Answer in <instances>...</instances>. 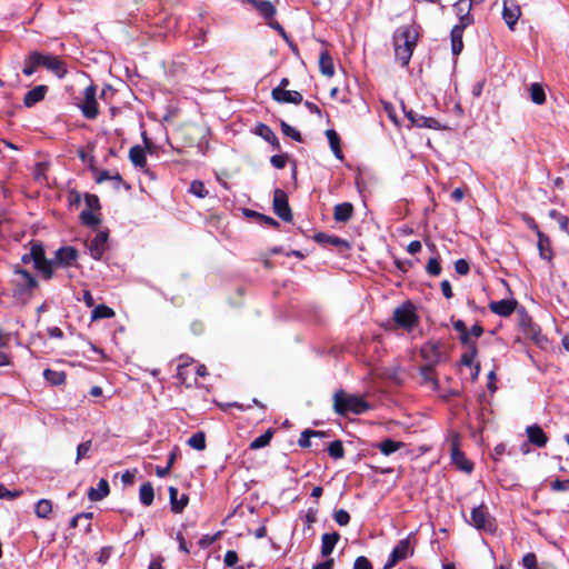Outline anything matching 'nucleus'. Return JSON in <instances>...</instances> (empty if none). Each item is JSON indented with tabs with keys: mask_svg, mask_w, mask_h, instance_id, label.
<instances>
[{
	"mask_svg": "<svg viewBox=\"0 0 569 569\" xmlns=\"http://www.w3.org/2000/svg\"><path fill=\"white\" fill-rule=\"evenodd\" d=\"M319 68L323 76L331 78L335 74V64L330 53L323 50L319 54Z\"/></svg>",
	"mask_w": 569,
	"mask_h": 569,
	"instance_id": "cd10ccee",
	"label": "nucleus"
},
{
	"mask_svg": "<svg viewBox=\"0 0 569 569\" xmlns=\"http://www.w3.org/2000/svg\"><path fill=\"white\" fill-rule=\"evenodd\" d=\"M455 270L458 274L466 276L469 273L470 267L467 260L459 259L455 262Z\"/></svg>",
	"mask_w": 569,
	"mask_h": 569,
	"instance_id": "e2e57ef3",
	"label": "nucleus"
},
{
	"mask_svg": "<svg viewBox=\"0 0 569 569\" xmlns=\"http://www.w3.org/2000/svg\"><path fill=\"white\" fill-rule=\"evenodd\" d=\"M108 248V233L99 231L92 240L88 243L90 256L94 260H100Z\"/></svg>",
	"mask_w": 569,
	"mask_h": 569,
	"instance_id": "4468645a",
	"label": "nucleus"
},
{
	"mask_svg": "<svg viewBox=\"0 0 569 569\" xmlns=\"http://www.w3.org/2000/svg\"><path fill=\"white\" fill-rule=\"evenodd\" d=\"M333 519L339 526L343 527L350 522V515L347 510L339 509L333 512Z\"/></svg>",
	"mask_w": 569,
	"mask_h": 569,
	"instance_id": "6e6d98bb",
	"label": "nucleus"
},
{
	"mask_svg": "<svg viewBox=\"0 0 569 569\" xmlns=\"http://www.w3.org/2000/svg\"><path fill=\"white\" fill-rule=\"evenodd\" d=\"M469 523L476 529L486 532H493L496 529L495 520L489 515L488 508L485 503L472 508Z\"/></svg>",
	"mask_w": 569,
	"mask_h": 569,
	"instance_id": "423d86ee",
	"label": "nucleus"
},
{
	"mask_svg": "<svg viewBox=\"0 0 569 569\" xmlns=\"http://www.w3.org/2000/svg\"><path fill=\"white\" fill-rule=\"evenodd\" d=\"M473 22L472 16L463 14L460 17V23L456 24L450 33L451 51L453 56H458L463 49L462 36L465 29Z\"/></svg>",
	"mask_w": 569,
	"mask_h": 569,
	"instance_id": "6e6552de",
	"label": "nucleus"
},
{
	"mask_svg": "<svg viewBox=\"0 0 569 569\" xmlns=\"http://www.w3.org/2000/svg\"><path fill=\"white\" fill-rule=\"evenodd\" d=\"M520 7L513 2L503 1L502 18L510 30L515 29V26L520 18Z\"/></svg>",
	"mask_w": 569,
	"mask_h": 569,
	"instance_id": "a211bd4d",
	"label": "nucleus"
},
{
	"mask_svg": "<svg viewBox=\"0 0 569 569\" xmlns=\"http://www.w3.org/2000/svg\"><path fill=\"white\" fill-rule=\"evenodd\" d=\"M452 461L463 471L470 472L473 469V465L469 461L462 452L457 448L452 450Z\"/></svg>",
	"mask_w": 569,
	"mask_h": 569,
	"instance_id": "f704fd0d",
	"label": "nucleus"
},
{
	"mask_svg": "<svg viewBox=\"0 0 569 569\" xmlns=\"http://www.w3.org/2000/svg\"><path fill=\"white\" fill-rule=\"evenodd\" d=\"M178 489L176 487H169V497H170V506L171 510L174 513H180L183 511V509L187 507L189 498L187 495H181L180 498H178Z\"/></svg>",
	"mask_w": 569,
	"mask_h": 569,
	"instance_id": "b1692460",
	"label": "nucleus"
},
{
	"mask_svg": "<svg viewBox=\"0 0 569 569\" xmlns=\"http://www.w3.org/2000/svg\"><path fill=\"white\" fill-rule=\"evenodd\" d=\"M407 119L411 122L412 126L417 128H428V129H435V130H441L445 127L440 124V122L432 118V117H426L422 114H419L418 112L413 110H405Z\"/></svg>",
	"mask_w": 569,
	"mask_h": 569,
	"instance_id": "ddd939ff",
	"label": "nucleus"
},
{
	"mask_svg": "<svg viewBox=\"0 0 569 569\" xmlns=\"http://www.w3.org/2000/svg\"><path fill=\"white\" fill-rule=\"evenodd\" d=\"M271 96L279 103L299 104L302 101V94L295 90L272 89Z\"/></svg>",
	"mask_w": 569,
	"mask_h": 569,
	"instance_id": "6ab92c4d",
	"label": "nucleus"
},
{
	"mask_svg": "<svg viewBox=\"0 0 569 569\" xmlns=\"http://www.w3.org/2000/svg\"><path fill=\"white\" fill-rule=\"evenodd\" d=\"M78 107L86 119L93 120L98 117L99 108L97 102V87L94 84H90L84 89L83 100Z\"/></svg>",
	"mask_w": 569,
	"mask_h": 569,
	"instance_id": "0eeeda50",
	"label": "nucleus"
},
{
	"mask_svg": "<svg viewBox=\"0 0 569 569\" xmlns=\"http://www.w3.org/2000/svg\"><path fill=\"white\" fill-rule=\"evenodd\" d=\"M322 436H325V432H322V431L307 429L300 435L298 445L301 448H308L311 446V441H310L311 437H322Z\"/></svg>",
	"mask_w": 569,
	"mask_h": 569,
	"instance_id": "37998d69",
	"label": "nucleus"
},
{
	"mask_svg": "<svg viewBox=\"0 0 569 569\" xmlns=\"http://www.w3.org/2000/svg\"><path fill=\"white\" fill-rule=\"evenodd\" d=\"M189 190L193 196L200 199L206 198L208 196V190L204 183L200 180L192 181Z\"/></svg>",
	"mask_w": 569,
	"mask_h": 569,
	"instance_id": "3c124183",
	"label": "nucleus"
},
{
	"mask_svg": "<svg viewBox=\"0 0 569 569\" xmlns=\"http://www.w3.org/2000/svg\"><path fill=\"white\" fill-rule=\"evenodd\" d=\"M91 518H92V512H81V513H78V515H76L71 519L70 527L71 528H76L77 527V521H81V520L86 519V520H88L86 530L89 531L91 529V523H90Z\"/></svg>",
	"mask_w": 569,
	"mask_h": 569,
	"instance_id": "bf43d9fd",
	"label": "nucleus"
},
{
	"mask_svg": "<svg viewBox=\"0 0 569 569\" xmlns=\"http://www.w3.org/2000/svg\"><path fill=\"white\" fill-rule=\"evenodd\" d=\"M353 214V206L350 202H342L335 207L333 219L337 222H347Z\"/></svg>",
	"mask_w": 569,
	"mask_h": 569,
	"instance_id": "bb28decb",
	"label": "nucleus"
},
{
	"mask_svg": "<svg viewBox=\"0 0 569 569\" xmlns=\"http://www.w3.org/2000/svg\"><path fill=\"white\" fill-rule=\"evenodd\" d=\"M478 348L477 346H472L471 349H467L466 352L461 355L460 363L466 367H471L477 358Z\"/></svg>",
	"mask_w": 569,
	"mask_h": 569,
	"instance_id": "09e8293b",
	"label": "nucleus"
},
{
	"mask_svg": "<svg viewBox=\"0 0 569 569\" xmlns=\"http://www.w3.org/2000/svg\"><path fill=\"white\" fill-rule=\"evenodd\" d=\"M315 240L319 243H329L336 247L340 246L343 242V240L340 239L339 237L330 236L323 232L317 233L315 236Z\"/></svg>",
	"mask_w": 569,
	"mask_h": 569,
	"instance_id": "8fccbe9b",
	"label": "nucleus"
},
{
	"mask_svg": "<svg viewBox=\"0 0 569 569\" xmlns=\"http://www.w3.org/2000/svg\"><path fill=\"white\" fill-rule=\"evenodd\" d=\"M459 340L461 345L467 347V349H471L472 346H477V342L472 340L468 330L460 333Z\"/></svg>",
	"mask_w": 569,
	"mask_h": 569,
	"instance_id": "338daca9",
	"label": "nucleus"
},
{
	"mask_svg": "<svg viewBox=\"0 0 569 569\" xmlns=\"http://www.w3.org/2000/svg\"><path fill=\"white\" fill-rule=\"evenodd\" d=\"M272 437H273V431L271 429H268L264 433L260 435L254 440H252L250 442L249 448L251 450H258V449L264 448L270 443Z\"/></svg>",
	"mask_w": 569,
	"mask_h": 569,
	"instance_id": "c9c22d12",
	"label": "nucleus"
},
{
	"mask_svg": "<svg viewBox=\"0 0 569 569\" xmlns=\"http://www.w3.org/2000/svg\"><path fill=\"white\" fill-rule=\"evenodd\" d=\"M77 258L78 251L73 247H61L56 251L54 258L50 260L51 270L53 271V268L56 267H71L77 260Z\"/></svg>",
	"mask_w": 569,
	"mask_h": 569,
	"instance_id": "9b49d317",
	"label": "nucleus"
},
{
	"mask_svg": "<svg viewBox=\"0 0 569 569\" xmlns=\"http://www.w3.org/2000/svg\"><path fill=\"white\" fill-rule=\"evenodd\" d=\"M44 379L52 386H60L66 382V373L52 369H46L43 371Z\"/></svg>",
	"mask_w": 569,
	"mask_h": 569,
	"instance_id": "e433bc0d",
	"label": "nucleus"
},
{
	"mask_svg": "<svg viewBox=\"0 0 569 569\" xmlns=\"http://www.w3.org/2000/svg\"><path fill=\"white\" fill-rule=\"evenodd\" d=\"M187 443L196 449V450H203L206 449V435L202 431H198L193 433L187 441Z\"/></svg>",
	"mask_w": 569,
	"mask_h": 569,
	"instance_id": "79ce46f5",
	"label": "nucleus"
},
{
	"mask_svg": "<svg viewBox=\"0 0 569 569\" xmlns=\"http://www.w3.org/2000/svg\"><path fill=\"white\" fill-rule=\"evenodd\" d=\"M433 366H421L420 367V375L422 377V380L427 385H431L433 389H438L439 382L436 377Z\"/></svg>",
	"mask_w": 569,
	"mask_h": 569,
	"instance_id": "473e14b6",
	"label": "nucleus"
},
{
	"mask_svg": "<svg viewBox=\"0 0 569 569\" xmlns=\"http://www.w3.org/2000/svg\"><path fill=\"white\" fill-rule=\"evenodd\" d=\"M29 258H32L34 269L42 276L44 280H50L53 277L51 270V262L46 258L44 249L41 242L31 241Z\"/></svg>",
	"mask_w": 569,
	"mask_h": 569,
	"instance_id": "20e7f679",
	"label": "nucleus"
},
{
	"mask_svg": "<svg viewBox=\"0 0 569 569\" xmlns=\"http://www.w3.org/2000/svg\"><path fill=\"white\" fill-rule=\"evenodd\" d=\"M47 91L48 87L44 84L37 86L33 89L29 90L23 98L24 106L31 108L36 103L42 101L46 97Z\"/></svg>",
	"mask_w": 569,
	"mask_h": 569,
	"instance_id": "4be33fe9",
	"label": "nucleus"
},
{
	"mask_svg": "<svg viewBox=\"0 0 569 569\" xmlns=\"http://www.w3.org/2000/svg\"><path fill=\"white\" fill-rule=\"evenodd\" d=\"M242 2L249 3L266 20L272 19L277 12L276 7L269 0H242Z\"/></svg>",
	"mask_w": 569,
	"mask_h": 569,
	"instance_id": "aec40b11",
	"label": "nucleus"
},
{
	"mask_svg": "<svg viewBox=\"0 0 569 569\" xmlns=\"http://www.w3.org/2000/svg\"><path fill=\"white\" fill-rule=\"evenodd\" d=\"M393 320L400 328L411 331L418 325L419 318L413 305L407 302L395 309Z\"/></svg>",
	"mask_w": 569,
	"mask_h": 569,
	"instance_id": "39448f33",
	"label": "nucleus"
},
{
	"mask_svg": "<svg viewBox=\"0 0 569 569\" xmlns=\"http://www.w3.org/2000/svg\"><path fill=\"white\" fill-rule=\"evenodd\" d=\"M10 284L12 297L21 303L29 302L33 291L39 287L37 279L28 270L19 266L13 267Z\"/></svg>",
	"mask_w": 569,
	"mask_h": 569,
	"instance_id": "f03ea898",
	"label": "nucleus"
},
{
	"mask_svg": "<svg viewBox=\"0 0 569 569\" xmlns=\"http://www.w3.org/2000/svg\"><path fill=\"white\" fill-rule=\"evenodd\" d=\"M52 511V502L48 499H40L36 503L34 512L39 518L46 519Z\"/></svg>",
	"mask_w": 569,
	"mask_h": 569,
	"instance_id": "ea45409f",
	"label": "nucleus"
},
{
	"mask_svg": "<svg viewBox=\"0 0 569 569\" xmlns=\"http://www.w3.org/2000/svg\"><path fill=\"white\" fill-rule=\"evenodd\" d=\"M413 553V548L410 543V536L401 539L392 549L388 561L385 563L383 569H391L397 562L407 559Z\"/></svg>",
	"mask_w": 569,
	"mask_h": 569,
	"instance_id": "1a4fd4ad",
	"label": "nucleus"
},
{
	"mask_svg": "<svg viewBox=\"0 0 569 569\" xmlns=\"http://www.w3.org/2000/svg\"><path fill=\"white\" fill-rule=\"evenodd\" d=\"M139 499L143 506H151L154 499V490L150 482H146L140 487Z\"/></svg>",
	"mask_w": 569,
	"mask_h": 569,
	"instance_id": "2f4dec72",
	"label": "nucleus"
},
{
	"mask_svg": "<svg viewBox=\"0 0 569 569\" xmlns=\"http://www.w3.org/2000/svg\"><path fill=\"white\" fill-rule=\"evenodd\" d=\"M522 567L525 569H539L537 556L533 552H528L522 557Z\"/></svg>",
	"mask_w": 569,
	"mask_h": 569,
	"instance_id": "13d9d810",
	"label": "nucleus"
},
{
	"mask_svg": "<svg viewBox=\"0 0 569 569\" xmlns=\"http://www.w3.org/2000/svg\"><path fill=\"white\" fill-rule=\"evenodd\" d=\"M549 217L559 223L560 229L569 236V217L556 209L549 211Z\"/></svg>",
	"mask_w": 569,
	"mask_h": 569,
	"instance_id": "a19ab883",
	"label": "nucleus"
},
{
	"mask_svg": "<svg viewBox=\"0 0 569 569\" xmlns=\"http://www.w3.org/2000/svg\"><path fill=\"white\" fill-rule=\"evenodd\" d=\"M339 539H340V535L337 531L322 535V537H321V556L323 558H328L332 553Z\"/></svg>",
	"mask_w": 569,
	"mask_h": 569,
	"instance_id": "5701e85b",
	"label": "nucleus"
},
{
	"mask_svg": "<svg viewBox=\"0 0 569 569\" xmlns=\"http://www.w3.org/2000/svg\"><path fill=\"white\" fill-rule=\"evenodd\" d=\"M273 211L286 222L292 221V212L288 202V196L282 189H276L273 192Z\"/></svg>",
	"mask_w": 569,
	"mask_h": 569,
	"instance_id": "9d476101",
	"label": "nucleus"
},
{
	"mask_svg": "<svg viewBox=\"0 0 569 569\" xmlns=\"http://www.w3.org/2000/svg\"><path fill=\"white\" fill-rule=\"evenodd\" d=\"M518 306L516 299H502L499 301H491L489 303V310L500 317H509L513 313Z\"/></svg>",
	"mask_w": 569,
	"mask_h": 569,
	"instance_id": "dca6fc26",
	"label": "nucleus"
},
{
	"mask_svg": "<svg viewBox=\"0 0 569 569\" xmlns=\"http://www.w3.org/2000/svg\"><path fill=\"white\" fill-rule=\"evenodd\" d=\"M40 58H41V52H39V51L30 52L23 61L22 73L27 77L32 76L37 71V69L40 67Z\"/></svg>",
	"mask_w": 569,
	"mask_h": 569,
	"instance_id": "a878e982",
	"label": "nucleus"
},
{
	"mask_svg": "<svg viewBox=\"0 0 569 569\" xmlns=\"http://www.w3.org/2000/svg\"><path fill=\"white\" fill-rule=\"evenodd\" d=\"M110 493V487L106 479H100L97 488L91 487L88 490V498L90 501H100Z\"/></svg>",
	"mask_w": 569,
	"mask_h": 569,
	"instance_id": "393cba45",
	"label": "nucleus"
},
{
	"mask_svg": "<svg viewBox=\"0 0 569 569\" xmlns=\"http://www.w3.org/2000/svg\"><path fill=\"white\" fill-rule=\"evenodd\" d=\"M112 317H114V311L106 305L96 306L91 313L92 320L109 319Z\"/></svg>",
	"mask_w": 569,
	"mask_h": 569,
	"instance_id": "58836bf2",
	"label": "nucleus"
},
{
	"mask_svg": "<svg viewBox=\"0 0 569 569\" xmlns=\"http://www.w3.org/2000/svg\"><path fill=\"white\" fill-rule=\"evenodd\" d=\"M472 1L471 0H458L455 4H453V8L455 10L457 11V13L459 14V18L463 14H468V16H471L470 14V10H471V7H472Z\"/></svg>",
	"mask_w": 569,
	"mask_h": 569,
	"instance_id": "864d4df0",
	"label": "nucleus"
},
{
	"mask_svg": "<svg viewBox=\"0 0 569 569\" xmlns=\"http://www.w3.org/2000/svg\"><path fill=\"white\" fill-rule=\"evenodd\" d=\"M441 264L438 258H430L426 266V271L429 276L437 277L441 273Z\"/></svg>",
	"mask_w": 569,
	"mask_h": 569,
	"instance_id": "5fc2aeb1",
	"label": "nucleus"
},
{
	"mask_svg": "<svg viewBox=\"0 0 569 569\" xmlns=\"http://www.w3.org/2000/svg\"><path fill=\"white\" fill-rule=\"evenodd\" d=\"M530 99L536 104H542L546 101V93L540 83H532L530 86Z\"/></svg>",
	"mask_w": 569,
	"mask_h": 569,
	"instance_id": "4c0bfd02",
	"label": "nucleus"
},
{
	"mask_svg": "<svg viewBox=\"0 0 569 569\" xmlns=\"http://www.w3.org/2000/svg\"><path fill=\"white\" fill-rule=\"evenodd\" d=\"M84 201L87 204V210L99 211L100 210V201L98 196L92 193H86Z\"/></svg>",
	"mask_w": 569,
	"mask_h": 569,
	"instance_id": "4d7b16f0",
	"label": "nucleus"
},
{
	"mask_svg": "<svg viewBox=\"0 0 569 569\" xmlns=\"http://www.w3.org/2000/svg\"><path fill=\"white\" fill-rule=\"evenodd\" d=\"M419 32L416 26L408 24L397 29L393 36L395 56L403 67L408 66L417 46Z\"/></svg>",
	"mask_w": 569,
	"mask_h": 569,
	"instance_id": "f257e3e1",
	"label": "nucleus"
},
{
	"mask_svg": "<svg viewBox=\"0 0 569 569\" xmlns=\"http://www.w3.org/2000/svg\"><path fill=\"white\" fill-rule=\"evenodd\" d=\"M129 159L136 168H144L147 166L146 151L141 146H133L129 150Z\"/></svg>",
	"mask_w": 569,
	"mask_h": 569,
	"instance_id": "c85d7f7f",
	"label": "nucleus"
},
{
	"mask_svg": "<svg viewBox=\"0 0 569 569\" xmlns=\"http://www.w3.org/2000/svg\"><path fill=\"white\" fill-rule=\"evenodd\" d=\"M223 562L227 567H234L238 562V553L234 550H228L224 555Z\"/></svg>",
	"mask_w": 569,
	"mask_h": 569,
	"instance_id": "69168bd1",
	"label": "nucleus"
},
{
	"mask_svg": "<svg viewBox=\"0 0 569 569\" xmlns=\"http://www.w3.org/2000/svg\"><path fill=\"white\" fill-rule=\"evenodd\" d=\"M287 154H274L270 158L271 164L277 169H283L287 163Z\"/></svg>",
	"mask_w": 569,
	"mask_h": 569,
	"instance_id": "0e129e2a",
	"label": "nucleus"
},
{
	"mask_svg": "<svg viewBox=\"0 0 569 569\" xmlns=\"http://www.w3.org/2000/svg\"><path fill=\"white\" fill-rule=\"evenodd\" d=\"M326 136L328 138L330 148L335 154V157L339 160L343 159V153L340 147V137L333 129H328L326 131Z\"/></svg>",
	"mask_w": 569,
	"mask_h": 569,
	"instance_id": "7c9ffc66",
	"label": "nucleus"
},
{
	"mask_svg": "<svg viewBox=\"0 0 569 569\" xmlns=\"http://www.w3.org/2000/svg\"><path fill=\"white\" fill-rule=\"evenodd\" d=\"M107 180H112V181L117 182V187H118L122 182V177L118 172L114 174H111L107 170H102L97 173V176H96L97 183H102Z\"/></svg>",
	"mask_w": 569,
	"mask_h": 569,
	"instance_id": "de8ad7c7",
	"label": "nucleus"
},
{
	"mask_svg": "<svg viewBox=\"0 0 569 569\" xmlns=\"http://www.w3.org/2000/svg\"><path fill=\"white\" fill-rule=\"evenodd\" d=\"M328 453L333 459H342L345 457V449L342 441L335 440L328 447Z\"/></svg>",
	"mask_w": 569,
	"mask_h": 569,
	"instance_id": "49530a36",
	"label": "nucleus"
},
{
	"mask_svg": "<svg viewBox=\"0 0 569 569\" xmlns=\"http://www.w3.org/2000/svg\"><path fill=\"white\" fill-rule=\"evenodd\" d=\"M352 569H373V567L367 557L360 556L355 560Z\"/></svg>",
	"mask_w": 569,
	"mask_h": 569,
	"instance_id": "680f3d73",
	"label": "nucleus"
},
{
	"mask_svg": "<svg viewBox=\"0 0 569 569\" xmlns=\"http://www.w3.org/2000/svg\"><path fill=\"white\" fill-rule=\"evenodd\" d=\"M528 440L530 443L538 448H543L548 442V437L542 428L538 425H532L526 429Z\"/></svg>",
	"mask_w": 569,
	"mask_h": 569,
	"instance_id": "412c9836",
	"label": "nucleus"
},
{
	"mask_svg": "<svg viewBox=\"0 0 569 569\" xmlns=\"http://www.w3.org/2000/svg\"><path fill=\"white\" fill-rule=\"evenodd\" d=\"M81 222L88 227H97L100 223L99 217L91 210H83L80 214Z\"/></svg>",
	"mask_w": 569,
	"mask_h": 569,
	"instance_id": "a18cd8bd",
	"label": "nucleus"
},
{
	"mask_svg": "<svg viewBox=\"0 0 569 569\" xmlns=\"http://www.w3.org/2000/svg\"><path fill=\"white\" fill-rule=\"evenodd\" d=\"M40 67L46 68L60 79L63 78L68 72L66 62L59 57L50 53L41 52Z\"/></svg>",
	"mask_w": 569,
	"mask_h": 569,
	"instance_id": "f8f14e48",
	"label": "nucleus"
},
{
	"mask_svg": "<svg viewBox=\"0 0 569 569\" xmlns=\"http://www.w3.org/2000/svg\"><path fill=\"white\" fill-rule=\"evenodd\" d=\"M333 411L342 417L350 413L362 415L370 409L369 403L365 397L359 395L348 393L343 389L336 390L332 397Z\"/></svg>",
	"mask_w": 569,
	"mask_h": 569,
	"instance_id": "7ed1b4c3",
	"label": "nucleus"
},
{
	"mask_svg": "<svg viewBox=\"0 0 569 569\" xmlns=\"http://www.w3.org/2000/svg\"><path fill=\"white\" fill-rule=\"evenodd\" d=\"M403 447V442L386 439L377 445V448L385 456H389Z\"/></svg>",
	"mask_w": 569,
	"mask_h": 569,
	"instance_id": "72a5a7b5",
	"label": "nucleus"
},
{
	"mask_svg": "<svg viewBox=\"0 0 569 569\" xmlns=\"http://www.w3.org/2000/svg\"><path fill=\"white\" fill-rule=\"evenodd\" d=\"M535 231L538 237V250L541 259L547 260L548 262L552 261L553 251L551 248L550 238L545 234L538 227H535Z\"/></svg>",
	"mask_w": 569,
	"mask_h": 569,
	"instance_id": "f3484780",
	"label": "nucleus"
},
{
	"mask_svg": "<svg viewBox=\"0 0 569 569\" xmlns=\"http://www.w3.org/2000/svg\"><path fill=\"white\" fill-rule=\"evenodd\" d=\"M421 357L426 361V366L436 367L440 363L442 355L440 350V346L435 342H427L421 348Z\"/></svg>",
	"mask_w": 569,
	"mask_h": 569,
	"instance_id": "2eb2a0df",
	"label": "nucleus"
},
{
	"mask_svg": "<svg viewBox=\"0 0 569 569\" xmlns=\"http://www.w3.org/2000/svg\"><path fill=\"white\" fill-rule=\"evenodd\" d=\"M20 496V491H10L3 485H0V499H14Z\"/></svg>",
	"mask_w": 569,
	"mask_h": 569,
	"instance_id": "774afa93",
	"label": "nucleus"
},
{
	"mask_svg": "<svg viewBox=\"0 0 569 569\" xmlns=\"http://www.w3.org/2000/svg\"><path fill=\"white\" fill-rule=\"evenodd\" d=\"M280 127H281V131L284 136L290 137L291 139H293L295 141H298V142H300L302 140L301 133L297 129H295L290 124H288L286 121L282 120L280 123Z\"/></svg>",
	"mask_w": 569,
	"mask_h": 569,
	"instance_id": "603ef678",
	"label": "nucleus"
},
{
	"mask_svg": "<svg viewBox=\"0 0 569 569\" xmlns=\"http://www.w3.org/2000/svg\"><path fill=\"white\" fill-rule=\"evenodd\" d=\"M550 489L555 492L569 490V479L568 480L556 479V480L551 481Z\"/></svg>",
	"mask_w": 569,
	"mask_h": 569,
	"instance_id": "052dcab7",
	"label": "nucleus"
},
{
	"mask_svg": "<svg viewBox=\"0 0 569 569\" xmlns=\"http://www.w3.org/2000/svg\"><path fill=\"white\" fill-rule=\"evenodd\" d=\"M92 449V440H86L78 445L77 447V456L76 463H79L80 460L90 458V451Z\"/></svg>",
	"mask_w": 569,
	"mask_h": 569,
	"instance_id": "c03bdc74",
	"label": "nucleus"
},
{
	"mask_svg": "<svg viewBox=\"0 0 569 569\" xmlns=\"http://www.w3.org/2000/svg\"><path fill=\"white\" fill-rule=\"evenodd\" d=\"M256 133L271 143L276 149H280L279 139L269 126L259 123L256 128Z\"/></svg>",
	"mask_w": 569,
	"mask_h": 569,
	"instance_id": "c756f323",
	"label": "nucleus"
}]
</instances>
